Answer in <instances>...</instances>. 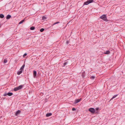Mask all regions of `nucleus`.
Segmentation results:
<instances>
[{
  "label": "nucleus",
  "instance_id": "ddd939ff",
  "mask_svg": "<svg viewBox=\"0 0 125 125\" xmlns=\"http://www.w3.org/2000/svg\"><path fill=\"white\" fill-rule=\"evenodd\" d=\"M89 4V2H88V1L87 0V1H86V2H85L84 3V4H84V5H87L88 4Z\"/></svg>",
  "mask_w": 125,
  "mask_h": 125
},
{
  "label": "nucleus",
  "instance_id": "cd10ccee",
  "mask_svg": "<svg viewBox=\"0 0 125 125\" xmlns=\"http://www.w3.org/2000/svg\"><path fill=\"white\" fill-rule=\"evenodd\" d=\"M76 110V108H73L72 109V110L73 111H74Z\"/></svg>",
  "mask_w": 125,
  "mask_h": 125
},
{
  "label": "nucleus",
  "instance_id": "2eb2a0df",
  "mask_svg": "<svg viewBox=\"0 0 125 125\" xmlns=\"http://www.w3.org/2000/svg\"><path fill=\"white\" fill-rule=\"evenodd\" d=\"M4 15L2 14H0V18H3L4 17Z\"/></svg>",
  "mask_w": 125,
  "mask_h": 125
},
{
  "label": "nucleus",
  "instance_id": "6e6552de",
  "mask_svg": "<svg viewBox=\"0 0 125 125\" xmlns=\"http://www.w3.org/2000/svg\"><path fill=\"white\" fill-rule=\"evenodd\" d=\"M11 16L10 15H7L6 17V19L7 20H8L10 19L11 17Z\"/></svg>",
  "mask_w": 125,
  "mask_h": 125
},
{
  "label": "nucleus",
  "instance_id": "1a4fd4ad",
  "mask_svg": "<svg viewBox=\"0 0 125 125\" xmlns=\"http://www.w3.org/2000/svg\"><path fill=\"white\" fill-rule=\"evenodd\" d=\"M52 115V114L51 113H49L46 114V116L47 117H48L51 116Z\"/></svg>",
  "mask_w": 125,
  "mask_h": 125
},
{
  "label": "nucleus",
  "instance_id": "f03ea898",
  "mask_svg": "<svg viewBox=\"0 0 125 125\" xmlns=\"http://www.w3.org/2000/svg\"><path fill=\"white\" fill-rule=\"evenodd\" d=\"M89 111L92 114H94L95 113V110L94 108H91L89 109Z\"/></svg>",
  "mask_w": 125,
  "mask_h": 125
},
{
  "label": "nucleus",
  "instance_id": "20e7f679",
  "mask_svg": "<svg viewBox=\"0 0 125 125\" xmlns=\"http://www.w3.org/2000/svg\"><path fill=\"white\" fill-rule=\"evenodd\" d=\"M37 72L36 71L34 70L33 71V76L34 78H36Z\"/></svg>",
  "mask_w": 125,
  "mask_h": 125
},
{
  "label": "nucleus",
  "instance_id": "a211bd4d",
  "mask_svg": "<svg viewBox=\"0 0 125 125\" xmlns=\"http://www.w3.org/2000/svg\"><path fill=\"white\" fill-rule=\"evenodd\" d=\"M24 21V19L21 20L19 23V24H20L22 23Z\"/></svg>",
  "mask_w": 125,
  "mask_h": 125
},
{
  "label": "nucleus",
  "instance_id": "aec40b11",
  "mask_svg": "<svg viewBox=\"0 0 125 125\" xmlns=\"http://www.w3.org/2000/svg\"><path fill=\"white\" fill-rule=\"evenodd\" d=\"M118 95V94H116L115 95H114V96H113L112 98L110 100H112L114 98H115V97H116Z\"/></svg>",
  "mask_w": 125,
  "mask_h": 125
},
{
  "label": "nucleus",
  "instance_id": "5701e85b",
  "mask_svg": "<svg viewBox=\"0 0 125 125\" xmlns=\"http://www.w3.org/2000/svg\"><path fill=\"white\" fill-rule=\"evenodd\" d=\"M68 62H64L63 63V65L64 66H64L68 64Z\"/></svg>",
  "mask_w": 125,
  "mask_h": 125
},
{
  "label": "nucleus",
  "instance_id": "412c9836",
  "mask_svg": "<svg viewBox=\"0 0 125 125\" xmlns=\"http://www.w3.org/2000/svg\"><path fill=\"white\" fill-rule=\"evenodd\" d=\"M42 19L43 20H45L46 19L47 17L45 16H43L42 17Z\"/></svg>",
  "mask_w": 125,
  "mask_h": 125
},
{
  "label": "nucleus",
  "instance_id": "9d476101",
  "mask_svg": "<svg viewBox=\"0 0 125 125\" xmlns=\"http://www.w3.org/2000/svg\"><path fill=\"white\" fill-rule=\"evenodd\" d=\"M25 64H24L21 67V68L20 69V70H22L23 71V69H24V67L25 66Z\"/></svg>",
  "mask_w": 125,
  "mask_h": 125
},
{
  "label": "nucleus",
  "instance_id": "f3484780",
  "mask_svg": "<svg viewBox=\"0 0 125 125\" xmlns=\"http://www.w3.org/2000/svg\"><path fill=\"white\" fill-rule=\"evenodd\" d=\"M110 52L108 50L106 51V52H104V53L106 54H108L110 53Z\"/></svg>",
  "mask_w": 125,
  "mask_h": 125
},
{
  "label": "nucleus",
  "instance_id": "b1692460",
  "mask_svg": "<svg viewBox=\"0 0 125 125\" xmlns=\"http://www.w3.org/2000/svg\"><path fill=\"white\" fill-rule=\"evenodd\" d=\"M95 78V77L94 76H92L90 78L92 80L94 79Z\"/></svg>",
  "mask_w": 125,
  "mask_h": 125
},
{
  "label": "nucleus",
  "instance_id": "9b49d317",
  "mask_svg": "<svg viewBox=\"0 0 125 125\" xmlns=\"http://www.w3.org/2000/svg\"><path fill=\"white\" fill-rule=\"evenodd\" d=\"M23 85H21L17 87L19 90H20L23 87Z\"/></svg>",
  "mask_w": 125,
  "mask_h": 125
},
{
  "label": "nucleus",
  "instance_id": "bb28decb",
  "mask_svg": "<svg viewBox=\"0 0 125 125\" xmlns=\"http://www.w3.org/2000/svg\"><path fill=\"white\" fill-rule=\"evenodd\" d=\"M27 55V53H25L23 55V57H25V56H26Z\"/></svg>",
  "mask_w": 125,
  "mask_h": 125
},
{
  "label": "nucleus",
  "instance_id": "4be33fe9",
  "mask_svg": "<svg viewBox=\"0 0 125 125\" xmlns=\"http://www.w3.org/2000/svg\"><path fill=\"white\" fill-rule=\"evenodd\" d=\"M44 30V29L43 28H41L40 29V31L41 32H43Z\"/></svg>",
  "mask_w": 125,
  "mask_h": 125
},
{
  "label": "nucleus",
  "instance_id": "423d86ee",
  "mask_svg": "<svg viewBox=\"0 0 125 125\" xmlns=\"http://www.w3.org/2000/svg\"><path fill=\"white\" fill-rule=\"evenodd\" d=\"M23 71L22 70H20V69L17 72V74L18 75H20L22 72Z\"/></svg>",
  "mask_w": 125,
  "mask_h": 125
},
{
  "label": "nucleus",
  "instance_id": "39448f33",
  "mask_svg": "<svg viewBox=\"0 0 125 125\" xmlns=\"http://www.w3.org/2000/svg\"><path fill=\"white\" fill-rule=\"evenodd\" d=\"M21 111L19 110H18L16 112L15 115L16 116H17L19 115L21 113Z\"/></svg>",
  "mask_w": 125,
  "mask_h": 125
},
{
  "label": "nucleus",
  "instance_id": "f8f14e48",
  "mask_svg": "<svg viewBox=\"0 0 125 125\" xmlns=\"http://www.w3.org/2000/svg\"><path fill=\"white\" fill-rule=\"evenodd\" d=\"M85 72L84 71L83 72L82 74V76L83 78L85 77Z\"/></svg>",
  "mask_w": 125,
  "mask_h": 125
},
{
  "label": "nucleus",
  "instance_id": "7c9ffc66",
  "mask_svg": "<svg viewBox=\"0 0 125 125\" xmlns=\"http://www.w3.org/2000/svg\"><path fill=\"white\" fill-rule=\"evenodd\" d=\"M95 113H98V112H95Z\"/></svg>",
  "mask_w": 125,
  "mask_h": 125
},
{
  "label": "nucleus",
  "instance_id": "6ab92c4d",
  "mask_svg": "<svg viewBox=\"0 0 125 125\" xmlns=\"http://www.w3.org/2000/svg\"><path fill=\"white\" fill-rule=\"evenodd\" d=\"M87 1L89 4L93 2L94 1V0H87Z\"/></svg>",
  "mask_w": 125,
  "mask_h": 125
},
{
  "label": "nucleus",
  "instance_id": "c756f323",
  "mask_svg": "<svg viewBox=\"0 0 125 125\" xmlns=\"http://www.w3.org/2000/svg\"><path fill=\"white\" fill-rule=\"evenodd\" d=\"M66 43L67 44H68L69 43V41H67L66 42Z\"/></svg>",
  "mask_w": 125,
  "mask_h": 125
},
{
  "label": "nucleus",
  "instance_id": "393cba45",
  "mask_svg": "<svg viewBox=\"0 0 125 125\" xmlns=\"http://www.w3.org/2000/svg\"><path fill=\"white\" fill-rule=\"evenodd\" d=\"M7 60L6 59H4V60L3 62L4 63H5L7 62Z\"/></svg>",
  "mask_w": 125,
  "mask_h": 125
},
{
  "label": "nucleus",
  "instance_id": "4468645a",
  "mask_svg": "<svg viewBox=\"0 0 125 125\" xmlns=\"http://www.w3.org/2000/svg\"><path fill=\"white\" fill-rule=\"evenodd\" d=\"M35 29V27L33 26H32L30 28V30H34Z\"/></svg>",
  "mask_w": 125,
  "mask_h": 125
},
{
  "label": "nucleus",
  "instance_id": "a878e982",
  "mask_svg": "<svg viewBox=\"0 0 125 125\" xmlns=\"http://www.w3.org/2000/svg\"><path fill=\"white\" fill-rule=\"evenodd\" d=\"M60 23V22L59 21L56 22L55 23H54L52 25V26H53V25L55 24H58V23Z\"/></svg>",
  "mask_w": 125,
  "mask_h": 125
},
{
  "label": "nucleus",
  "instance_id": "7ed1b4c3",
  "mask_svg": "<svg viewBox=\"0 0 125 125\" xmlns=\"http://www.w3.org/2000/svg\"><path fill=\"white\" fill-rule=\"evenodd\" d=\"M13 93L11 92H9L8 93H5L4 94L3 96H6L7 95H8L9 96H11L13 95Z\"/></svg>",
  "mask_w": 125,
  "mask_h": 125
},
{
  "label": "nucleus",
  "instance_id": "dca6fc26",
  "mask_svg": "<svg viewBox=\"0 0 125 125\" xmlns=\"http://www.w3.org/2000/svg\"><path fill=\"white\" fill-rule=\"evenodd\" d=\"M18 90H19V89L17 87L15 88L14 89V91H16Z\"/></svg>",
  "mask_w": 125,
  "mask_h": 125
},
{
  "label": "nucleus",
  "instance_id": "c85d7f7f",
  "mask_svg": "<svg viewBox=\"0 0 125 125\" xmlns=\"http://www.w3.org/2000/svg\"><path fill=\"white\" fill-rule=\"evenodd\" d=\"M99 109V107H97L96 109V111H97Z\"/></svg>",
  "mask_w": 125,
  "mask_h": 125
},
{
  "label": "nucleus",
  "instance_id": "0eeeda50",
  "mask_svg": "<svg viewBox=\"0 0 125 125\" xmlns=\"http://www.w3.org/2000/svg\"><path fill=\"white\" fill-rule=\"evenodd\" d=\"M82 99L80 98L79 99H76L75 100V103H77L79 102Z\"/></svg>",
  "mask_w": 125,
  "mask_h": 125
},
{
  "label": "nucleus",
  "instance_id": "f257e3e1",
  "mask_svg": "<svg viewBox=\"0 0 125 125\" xmlns=\"http://www.w3.org/2000/svg\"><path fill=\"white\" fill-rule=\"evenodd\" d=\"M100 18L104 21L108 22L109 20L107 19V16L106 14H103L100 17Z\"/></svg>",
  "mask_w": 125,
  "mask_h": 125
}]
</instances>
